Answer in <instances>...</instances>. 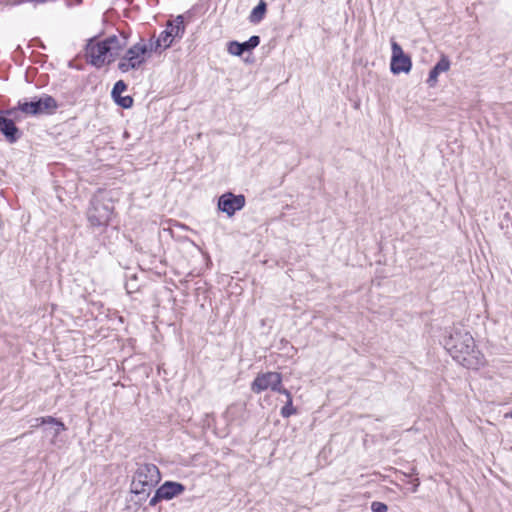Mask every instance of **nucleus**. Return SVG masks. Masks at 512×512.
Returning a JSON list of instances; mask_svg holds the SVG:
<instances>
[{
  "mask_svg": "<svg viewBox=\"0 0 512 512\" xmlns=\"http://www.w3.org/2000/svg\"><path fill=\"white\" fill-rule=\"evenodd\" d=\"M444 347L453 359L468 369L484 365V356L475 349L474 339L467 331L455 328L445 339Z\"/></svg>",
  "mask_w": 512,
  "mask_h": 512,
  "instance_id": "1",
  "label": "nucleus"
},
{
  "mask_svg": "<svg viewBox=\"0 0 512 512\" xmlns=\"http://www.w3.org/2000/svg\"><path fill=\"white\" fill-rule=\"evenodd\" d=\"M126 45L127 40L124 36L112 35L103 41L90 39L86 46V56L93 66L100 68L114 61Z\"/></svg>",
  "mask_w": 512,
  "mask_h": 512,
  "instance_id": "2",
  "label": "nucleus"
},
{
  "mask_svg": "<svg viewBox=\"0 0 512 512\" xmlns=\"http://www.w3.org/2000/svg\"><path fill=\"white\" fill-rule=\"evenodd\" d=\"M161 479L160 471L154 464H141L136 469L130 491L138 496V501H145L150 495L151 489L159 483Z\"/></svg>",
  "mask_w": 512,
  "mask_h": 512,
  "instance_id": "3",
  "label": "nucleus"
},
{
  "mask_svg": "<svg viewBox=\"0 0 512 512\" xmlns=\"http://www.w3.org/2000/svg\"><path fill=\"white\" fill-rule=\"evenodd\" d=\"M147 43L140 41L130 47L118 63L121 72H128L141 67L146 62L147 55L151 53Z\"/></svg>",
  "mask_w": 512,
  "mask_h": 512,
  "instance_id": "4",
  "label": "nucleus"
},
{
  "mask_svg": "<svg viewBox=\"0 0 512 512\" xmlns=\"http://www.w3.org/2000/svg\"><path fill=\"white\" fill-rule=\"evenodd\" d=\"M113 210L114 207L110 200L94 198L87 211V219L93 227L106 226L111 219Z\"/></svg>",
  "mask_w": 512,
  "mask_h": 512,
  "instance_id": "5",
  "label": "nucleus"
},
{
  "mask_svg": "<svg viewBox=\"0 0 512 512\" xmlns=\"http://www.w3.org/2000/svg\"><path fill=\"white\" fill-rule=\"evenodd\" d=\"M18 109L27 115L51 114L57 109V102L52 96L44 95L29 102L19 101Z\"/></svg>",
  "mask_w": 512,
  "mask_h": 512,
  "instance_id": "6",
  "label": "nucleus"
},
{
  "mask_svg": "<svg viewBox=\"0 0 512 512\" xmlns=\"http://www.w3.org/2000/svg\"><path fill=\"white\" fill-rule=\"evenodd\" d=\"M281 383L282 375L278 372L259 373L251 384V390L257 394L267 389L282 393L285 388Z\"/></svg>",
  "mask_w": 512,
  "mask_h": 512,
  "instance_id": "7",
  "label": "nucleus"
},
{
  "mask_svg": "<svg viewBox=\"0 0 512 512\" xmlns=\"http://www.w3.org/2000/svg\"><path fill=\"white\" fill-rule=\"evenodd\" d=\"M391 49V72L393 74L409 73L412 68L411 58L404 53L403 49L396 41L391 42Z\"/></svg>",
  "mask_w": 512,
  "mask_h": 512,
  "instance_id": "8",
  "label": "nucleus"
},
{
  "mask_svg": "<svg viewBox=\"0 0 512 512\" xmlns=\"http://www.w3.org/2000/svg\"><path fill=\"white\" fill-rule=\"evenodd\" d=\"M245 206L244 195H234L231 192L220 196L218 200V208L228 216H232L236 211L241 210Z\"/></svg>",
  "mask_w": 512,
  "mask_h": 512,
  "instance_id": "9",
  "label": "nucleus"
},
{
  "mask_svg": "<svg viewBox=\"0 0 512 512\" xmlns=\"http://www.w3.org/2000/svg\"><path fill=\"white\" fill-rule=\"evenodd\" d=\"M36 422L47 424V426L43 428V434L45 437L50 438L52 445H57L58 435L67 429L63 422L52 416L36 418Z\"/></svg>",
  "mask_w": 512,
  "mask_h": 512,
  "instance_id": "10",
  "label": "nucleus"
},
{
  "mask_svg": "<svg viewBox=\"0 0 512 512\" xmlns=\"http://www.w3.org/2000/svg\"><path fill=\"white\" fill-rule=\"evenodd\" d=\"M260 43L259 36H251L249 40L239 43L237 41H231L228 43L227 51L234 56H241L244 51H250L256 48Z\"/></svg>",
  "mask_w": 512,
  "mask_h": 512,
  "instance_id": "11",
  "label": "nucleus"
},
{
  "mask_svg": "<svg viewBox=\"0 0 512 512\" xmlns=\"http://www.w3.org/2000/svg\"><path fill=\"white\" fill-rule=\"evenodd\" d=\"M3 114L4 112H0V131L10 143H14L20 138V131L13 120Z\"/></svg>",
  "mask_w": 512,
  "mask_h": 512,
  "instance_id": "12",
  "label": "nucleus"
},
{
  "mask_svg": "<svg viewBox=\"0 0 512 512\" xmlns=\"http://www.w3.org/2000/svg\"><path fill=\"white\" fill-rule=\"evenodd\" d=\"M184 491L185 486L183 484L173 481H166L158 488V494L159 496H163L164 500H171Z\"/></svg>",
  "mask_w": 512,
  "mask_h": 512,
  "instance_id": "13",
  "label": "nucleus"
},
{
  "mask_svg": "<svg viewBox=\"0 0 512 512\" xmlns=\"http://www.w3.org/2000/svg\"><path fill=\"white\" fill-rule=\"evenodd\" d=\"M450 68V61L446 56H442L438 63L431 69L427 83L430 87H434L438 81V76L442 72H447Z\"/></svg>",
  "mask_w": 512,
  "mask_h": 512,
  "instance_id": "14",
  "label": "nucleus"
},
{
  "mask_svg": "<svg viewBox=\"0 0 512 512\" xmlns=\"http://www.w3.org/2000/svg\"><path fill=\"white\" fill-rule=\"evenodd\" d=\"M173 38L171 37V32H167L165 29L159 35L156 40H150L149 47L150 51H157L159 48L167 49L173 43Z\"/></svg>",
  "mask_w": 512,
  "mask_h": 512,
  "instance_id": "15",
  "label": "nucleus"
},
{
  "mask_svg": "<svg viewBox=\"0 0 512 512\" xmlns=\"http://www.w3.org/2000/svg\"><path fill=\"white\" fill-rule=\"evenodd\" d=\"M184 21L182 16H178L174 23L169 22L167 25V32H171V37L175 39L176 37H181L184 33Z\"/></svg>",
  "mask_w": 512,
  "mask_h": 512,
  "instance_id": "16",
  "label": "nucleus"
},
{
  "mask_svg": "<svg viewBox=\"0 0 512 512\" xmlns=\"http://www.w3.org/2000/svg\"><path fill=\"white\" fill-rule=\"evenodd\" d=\"M267 5L265 1L261 0L258 5L251 11L249 21L251 23H259L262 21L266 14Z\"/></svg>",
  "mask_w": 512,
  "mask_h": 512,
  "instance_id": "17",
  "label": "nucleus"
},
{
  "mask_svg": "<svg viewBox=\"0 0 512 512\" xmlns=\"http://www.w3.org/2000/svg\"><path fill=\"white\" fill-rule=\"evenodd\" d=\"M281 394L285 395L287 399L285 406H283L281 409V415L287 418L295 414L296 409L293 407L291 393L287 389H285Z\"/></svg>",
  "mask_w": 512,
  "mask_h": 512,
  "instance_id": "18",
  "label": "nucleus"
},
{
  "mask_svg": "<svg viewBox=\"0 0 512 512\" xmlns=\"http://www.w3.org/2000/svg\"><path fill=\"white\" fill-rule=\"evenodd\" d=\"M127 89V85L124 83V81L119 80L114 84V87L112 89L111 95L113 99L115 100L117 97L121 96V94Z\"/></svg>",
  "mask_w": 512,
  "mask_h": 512,
  "instance_id": "19",
  "label": "nucleus"
},
{
  "mask_svg": "<svg viewBox=\"0 0 512 512\" xmlns=\"http://www.w3.org/2000/svg\"><path fill=\"white\" fill-rule=\"evenodd\" d=\"M115 102L123 108H130L133 105V99L130 96H119L115 99Z\"/></svg>",
  "mask_w": 512,
  "mask_h": 512,
  "instance_id": "20",
  "label": "nucleus"
},
{
  "mask_svg": "<svg viewBox=\"0 0 512 512\" xmlns=\"http://www.w3.org/2000/svg\"><path fill=\"white\" fill-rule=\"evenodd\" d=\"M371 509L373 512H387L388 507L385 503L374 501L371 504Z\"/></svg>",
  "mask_w": 512,
  "mask_h": 512,
  "instance_id": "21",
  "label": "nucleus"
},
{
  "mask_svg": "<svg viewBox=\"0 0 512 512\" xmlns=\"http://www.w3.org/2000/svg\"><path fill=\"white\" fill-rule=\"evenodd\" d=\"M161 500H164V499H163V496H159V494H158V489H157V490H156V492H155V495L150 499V501H149V505H150V506H155V505H157V504H158V502H159V501H161Z\"/></svg>",
  "mask_w": 512,
  "mask_h": 512,
  "instance_id": "22",
  "label": "nucleus"
},
{
  "mask_svg": "<svg viewBox=\"0 0 512 512\" xmlns=\"http://www.w3.org/2000/svg\"><path fill=\"white\" fill-rule=\"evenodd\" d=\"M34 421H36V419H35ZM40 426H44V427H46V426H47V424H40V422H35V423L32 425V427H33V428H37V427H40Z\"/></svg>",
  "mask_w": 512,
  "mask_h": 512,
  "instance_id": "23",
  "label": "nucleus"
},
{
  "mask_svg": "<svg viewBox=\"0 0 512 512\" xmlns=\"http://www.w3.org/2000/svg\"><path fill=\"white\" fill-rule=\"evenodd\" d=\"M419 483H416L414 486H413V492H415L417 490V487H418Z\"/></svg>",
  "mask_w": 512,
  "mask_h": 512,
  "instance_id": "24",
  "label": "nucleus"
},
{
  "mask_svg": "<svg viewBox=\"0 0 512 512\" xmlns=\"http://www.w3.org/2000/svg\"><path fill=\"white\" fill-rule=\"evenodd\" d=\"M12 112H13V110H9V111H7L6 113H7V114H12Z\"/></svg>",
  "mask_w": 512,
  "mask_h": 512,
  "instance_id": "25",
  "label": "nucleus"
}]
</instances>
